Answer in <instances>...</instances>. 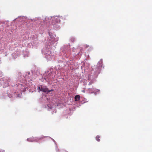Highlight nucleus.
<instances>
[{
  "label": "nucleus",
  "mask_w": 152,
  "mask_h": 152,
  "mask_svg": "<svg viewBox=\"0 0 152 152\" xmlns=\"http://www.w3.org/2000/svg\"><path fill=\"white\" fill-rule=\"evenodd\" d=\"M41 89L42 91L44 92H48V88H47L46 86H41Z\"/></svg>",
  "instance_id": "1"
},
{
  "label": "nucleus",
  "mask_w": 152,
  "mask_h": 152,
  "mask_svg": "<svg viewBox=\"0 0 152 152\" xmlns=\"http://www.w3.org/2000/svg\"><path fill=\"white\" fill-rule=\"evenodd\" d=\"M89 90L91 92V93H94L95 92H98L99 91L98 89L94 88H89Z\"/></svg>",
  "instance_id": "2"
},
{
  "label": "nucleus",
  "mask_w": 152,
  "mask_h": 152,
  "mask_svg": "<svg viewBox=\"0 0 152 152\" xmlns=\"http://www.w3.org/2000/svg\"><path fill=\"white\" fill-rule=\"evenodd\" d=\"M80 96L79 95H77L75 97V101H78L80 100Z\"/></svg>",
  "instance_id": "3"
},
{
  "label": "nucleus",
  "mask_w": 152,
  "mask_h": 152,
  "mask_svg": "<svg viewBox=\"0 0 152 152\" xmlns=\"http://www.w3.org/2000/svg\"><path fill=\"white\" fill-rule=\"evenodd\" d=\"M99 138L100 136L99 135H97L96 137V139L97 141L99 142L100 141V139Z\"/></svg>",
  "instance_id": "4"
},
{
  "label": "nucleus",
  "mask_w": 152,
  "mask_h": 152,
  "mask_svg": "<svg viewBox=\"0 0 152 152\" xmlns=\"http://www.w3.org/2000/svg\"><path fill=\"white\" fill-rule=\"evenodd\" d=\"M43 138H44V137H43L37 138L36 139V141H37L38 140L42 139H43Z\"/></svg>",
  "instance_id": "5"
},
{
  "label": "nucleus",
  "mask_w": 152,
  "mask_h": 152,
  "mask_svg": "<svg viewBox=\"0 0 152 152\" xmlns=\"http://www.w3.org/2000/svg\"><path fill=\"white\" fill-rule=\"evenodd\" d=\"M71 41L72 42H74L75 41V39L74 38H72L70 39Z\"/></svg>",
  "instance_id": "6"
},
{
  "label": "nucleus",
  "mask_w": 152,
  "mask_h": 152,
  "mask_svg": "<svg viewBox=\"0 0 152 152\" xmlns=\"http://www.w3.org/2000/svg\"><path fill=\"white\" fill-rule=\"evenodd\" d=\"M38 90L39 91H42V90L41 89V87H38Z\"/></svg>",
  "instance_id": "7"
},
{
  "label": "nucleus",
  "mask_w": 152,
  "mask_h": 152,
  "mask_svg": "<svg viewBox=\"0 0 152 152\" xmlns=\"http://www.w3.org/2000/svg\"><path fill=\"white\" fill-rule=\"evenodd\" d=\"M53 91V89H51V90H49L48 89V93H49V92H51V91Z\"/></svg>",
  "instance_id": "8"
},
{
  "label": "nucleus",
  "mask_w": 152,
  "mask_h": 152,
  "mask_svg": "<svg viewBox=\"0 0 152 152\" xmlns=\"http://www.w3.org/2000/svg\"><path fill=\"white\" fill-rule=\"evenodd\" d=\"M88 47V45H86V48H87Z\"/></svg>",
  "instance_id": "9"
},
{
  "label": "nucleus",
  "mask_w": 152,
  "mask_h": 152,
  "mask_svg": "<svg viewBox=\"0 0 152 152\" xmlns=\"http://www.w3.org/2000/svg\"><path fill=\"white\" fill-rule=\"evenodd\" d=\"M91 82H90V83H89V85H91Z\"/></svg>",
  "instance_id": "10"
}]
</instances>
